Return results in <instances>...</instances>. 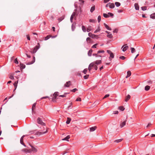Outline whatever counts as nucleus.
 Listing matches in <instances>:
<instances>
[{
	"mask_svg": "<svg viewBox=\"0 0 155 155\" xmlns=\"http://www.w3.org/2000/svg\"><path fill=\"white\" fill-rule=\"evenodd\" d=\"M40 44L39 43H38L37 44V45L35 47L33 51H31V52L33 54L35 53L40 48Z\"/></svg>",
	"mask_w": 155,
	"mask_h": 155,
	"instance_id": "nucleus-1",
	"label": "nucleus"
},
{
	"mask_svg": "<svg viewBox=\"0 0 155 155\" xmlns=\"http://www.w3.org/2000/svg\"><path fill=\"white\" fill-rule=\"evenodd\" d=\"M48 129L47 128L46 130L45 131L41 132L39 131H38V132L35 133V135L36 136H39L41 135L44 134H46L47 132H48Z\"/></svg>",
	"mask_w": 155,
	"mask_h": 155,
	"instance_id": "nucleus-2",
	"label": "nucleus"
},
{
	"mask_svg": "<svg viewBox=\"0 0 155 155\" xmlns=\"http://www.w3.org/2000/svg\"><path fill=\"white\" fill-rule=\"evenodd\" d=\"M37 123L40 124H41L42 125L45 126V123L43 122L41 120V119L40 118L38 117L37 119Z\"/></svg>",
	"mask_w": 155,
	"mask_h": 155,
	"instance_id": "nucleus-3",
	"label": "nucleus"
},
{
	"mask_svg": "<svg viewBox=\"0 0 155 155\" xmlns=\"http://www.w3.org/2000/svg\"><path fill=\"white\" fill-rule=\"evenodd\" d=\"M107 52L110 54V57L109 58L111 60V59H110V58H113L114 57V55L113 54V53L110 50H107Z\"/></svg>",
	"mask_w": 155,
	"mask_h": 155,
	"instance_id": "nucleus-4",
	"label": "nucleus"
},
{
	"mask_svg": "<svg viewBox=\"0 0 155 155\" xmlns=\"http://www.w3.org/2000/svg\"><path fill=\"white\" fill-rule=\"evenodd\" d=\"M122 48H123L122 49L123 51L124 52L128 48V46L127 44L125 45L122 46Z\"/></svg>",
	"mask_w": 155,
	"mask_h": 155,
	"instance_id": "nucleus-5",
	"label": "nucleus"
},
{
	"mask_svg": "<svg viewBox=\"0 0 155 155\" xmlns=\"http://www.w3.org/2000/svg\"><path fill=\"white\" fill-rule=\"evenodd\" d=\"M25 136V135H24L23 136L21 137V138L20 140V143L23 145L25 147H26V145H25L24 143L23 142V138Z\"/></svg>",
	"mask_w": 155,
	"mask_h": 155,
	"instance_id": "nucleus-6",
	"label": "nucleus"
},
{
	"mask_svg": "<svg viewBox=\"0 0 155 155\" xmlns=\"http://www.w3.org/2000/svg\"><path fill=\"white\" fill-rule=\"evenodd\" d=\"M31 149H30L31 150V152H33V153H36L37 152L38 150L37 149L34 147L31 146Z\"/></svg>",
	"mask_w": 155,
	"mask_h": 155,
	"instance_id": "nucleus-7",
	"label": "nucleus"
},
{
	"mask_svg": "<svg viewBox=\"0 0 155 155\" xmlns=\"http://www.w3.org/2000/svg\"><path fill=\"white\" fill-rule=\"evenodd\" d=\"M94 62H92L89 64L88 68V70L90 72L92 69V68L94 67Z\"/></svg>",
	"mask_w": 155,
	"mask_h": 155,
	"instance_id": "nucleus-8",
	"label": "nucleus"
},
{
	"mask_svg": "<svg viewBox=\"0 0 155 155\" xmlns=\"http://www.w3.org/2000/svg\"><path fill=\"white\" fill-rule=\"evenodd\" d=\"M71 85L70 81L67 82L64 85V87H69Z\"/></svg>",
	"mask_w": 155,
	"mask_h": 155,
	"instance_id": "nucleus-9",
	"label": "nucleus"
},
{
	"mask_svg": "<svg viewBox=\"0 0 155 155\" xmlns=\"http://www.w3.org/2000/svg\"><path fill=\"white\" fill-rule=\"evenodd\" d=\"M21 151L25 153H31V150H28L27 149H23Z\"/></svg>",
	"mask_w": 155,
	"mask_h": 155,
	"instance_id": "nucleus-10",
	"label": "nucleus"
},
{
	"mask_svg": "<svg viewBox=\"0 0 155 155\" xmlns=\"http://www.w3.org/2000/svg\"><path fill=\"white\" fill-rule=\"evenodd\" d=\"M88 36L90 37H91L92 38H95L96 37V35H94V34H92L91 33V32H90L88 33Z\"/></svg>",
	"mask_w": 155,
	"mask_h": 155,
	"instance_id": "nucleus-11",
	"label": "nucleus"
},
{
	"mask_svg": "<svg viewBox=\"0 0 155 155\" xmlns=\"http://www.w3.org/2000/svg\"><path fill=\"white\" fill-rule=\"evenodd\" d=\"M97 128L96 126L92 127L90 128V130L91 132H92L94 131Z\"/></svg>",
	"mask_w": 155,
	"mask_h": 155,
	"instance_id": "nucleus-12",
	"label": "nucleus"
},
{
	"mask_svg": "<svg viewBox=\"0 0 155 155\" xmlns=\"http://www.w3.org/2000/svg\"><path fill=\"white\" fill-rule=\"evenodd\" d=\"M35 57H34L33 58V60H32L31 62H28L27 63H26V64L27 65H30V64H33L35 62Z\"/></svg>",
	"mask_w": 155,
	"mask_h": 155,
	"instance_id": "nucleus-13",
	"label": "nucleus"
},
{
	"mask_svg": "<svg viewBox=\"0 0 155 155\" xmlns=\"http://www.w3.org/2000/svg\"><path fill=\"white\" fill-rule=\"evenodd\" d=\"M93 62L94 63V64H96L97 65L101 63V60H97Z\"/></svg>",
	"mask_w": 155,
	"mask_h": 155,
	"instance_id": "nucleus-14",
	"label": "nucleus"
},
{
	"mask_svg": "<svg viewBox=\"0 0 155 155\" xmlns=\"http://www.w3.org/2000/svg\"><path fill=\"white\" fill-rule=\"evenodd\" d=\"M126 120H125V121H124L122 123H121L120 124V127L121 128L123 127L124 126L125 124L126 123Z\"/></svg>",
	"mask_w": 155,
	"mask_h": 155,
	"instance_id": "nucleus-15",
	"label": "nucleus"
},
{
	"mask_svg": "<svg viewBox=\"0 0 155 155\" xmlns=\"http://www.w3.org/2000/svg\"><path fill=\"white\" fill-rule=\"evenodd\" d=\"M70 138V136L69 135H68L65 137L62 140H66L68 141H69L68 139Z\"/></svg>",
	"mask_w": 155,
	"mask_h": 155,
	"instance_id": "nucleus-16",
	"label": "nucleus"
},
{
	"mask_svg": "<svg viewBox=\"0 0 155 155\" xmlns=\"http://www.w3.org/2000/svg\"><path fill=\"white\" fill-rule=\"evenodd\" d=\"M36 103H34L32 106V112H33L34 111V110L35 109V106H36Z\"/></svg>",
	"mask_w": 155,
	"mask_h": 155,
	"instance_id": "nucleus-17",
	"label": "nucleus"
},
{
	"mask_svg": "<svg viewBox=\"0 0 155 155\" xmlns=\"http://www.w3.org/2000/svg\"><path fill=\"white\" fill-rule=\"evenodd\" d=\"M18 81H16L14 82V83L13 84L14 86L15 87L14 91L15 90H16V88L17 86V84L18 83Z\"/></svg>",
	"mask_w": 155,
	"mask_h": 155,
	"instance_id": "nucleus-18",
	"label": "nucleus"
},
{
	"mask_svg": "<svg viewBox=\"0 0 155 155\" xmlns=\"http://www.w3.org/2000/svg\"><path fill=\"white\" fill-rule=\"evenodd\" d=\"M130 96L129 94H128L126 97L125 98V101L127 102L128 100L130 99Z\"/></svg>",
	"mask_w": 155,
	"mask_h": 155,
	"instance_id": "nucleus-19",
	"label": "nucleus"
},
{
	"mask_svg": "<svg viewBox=\"0 0 155 155\" xmlns=\"http://www.w3.org/2000/svg\"><path fill=\"white\" fill-rule=\"evenodd\" d=\"M127 76L126 77V78H128V77H129L131 75V71H128L127 72Z\"/></svg>",
	"mask_w": 155,
	"mask_h": 155,
	"instance_id": "nucleus-20",
	"label": "nucleus"
},
{
	"mask_svg": "<svg viewBox=\"0 0 155 155\" xmlns=\"http://www.w3.org/2000/svg\"><path fill=\"white\" fill-rule=\"evenodd\" d=\"M104 25L105 27L108 30H111V28H110L108 25L106 24L105 23L104 24Z\"/></svg>",
	"mask_w": 155,
	"mask_h": 155,
	"instance_id": "nucleus-21",
	"label": "nucleus"
},
{
	"mask_svg": "<svg viewBox=\"0 0 155 155\" xmlns=\"http://www.w3.org/2000/svg\"><path fill=\"white\" fill-rule=\"evenodd\" d=\"M134 7L135 9L138 10L139 9V6L138 4L135 3L134 4Z\"/></svg>",
	"mask_w": 155,
	"mask_h": 155,
	"instance_id": "nucleus-22",
	"label": "nucleus"
},
{
	"mask_svg": "<svg viewBox=\"0 0 155 155\" xmlns=\"http://www.w3.org/2000/svg\"><path fill=\"white\" fill-rule=\"evenodd\" d=\"M109 4H110V5H109L110 8H113L115 7V5L114 3H109Z\"/></svg>",
	"mask_w": 155,
	"mask_h": 155,
	"instance_id": "nucleus-23",
	"label": "nucleus"
},
{
	"mask_svg": "<svg viewBox=\"0 0 155 155\" xmlns=\"http://www.w3.org/2000/svg\"><path fill=\"white\" fill-rule=\"evenodd\" d=\"M92 51H93L92 49H90L89 50L88 52V55L89 56H91Z\"/></svg>",
	"mask_w": 155,
	"mask_h": 155,
	"instance_id": "nucleus-24",
	"label": "nucleus"
},
{
	"mask_svg": "<svg viewBox=\"0 0 155 155\" xmlns=\"http://www.w3.org/2000/svg\"><path fill=\"white\" fill-rule=\"evenodd\" d=\"M92 30V27L89 26L87 28V32H89Z\"/></svg>",
	"mask_w": 155,
	"mask_h": 155,
	"instance_id": "nucleus-25",
	"label": "nucleus"
},
{
	"mask_svg": "<svg viewBox=\"0 0 155 155\" xmlns=\"http://www.w3.org/2000/svg\"><path fill=\"white\" fill-rule=\"evenodd\" d=\"M150 18L152 19H155V13H154L151 14L150 15Z\"/></svg>",
	"mask_w": 155,
	"mask_h": 155,
	"instance_id": "nucleus-26",
	"label": "nucleus"
},
{
	"mask_svg": "<svg viewBox=\"0 0 155 155\" xmlns=\"http://www.w3.org/2000/svg\"><path fill=\"white\" fill-rule=\"evenodd\" d=\"M95 9V6L94 5L91 8L90 11L91 12H92Z\"/></svg>",
	"mask_w": 155,
	"mask_h": 155,
	"instance_id": "nucleus-27",
	"label": "nucleus"
},
{
	"mask_svg": "<svg viewBox=\"0 0 155 155\" xmlns=\"http://www.w3.org/2000/svg\"><path fill=\"white\" fill-rule=\"evenodd\" d=\"M20 67H21V68L22 69H24L25 67V65L23 64H22V63H21L20 64Z\"/></svg>",
	"mask_w": 155,
	"mask_h": 155,
	"instance_id": "nucleus-28",
	"label": "nucleus"
},
{
	"mask_svg": "<svg viewBox=\"0 0 155 155\" xmlns=\"http://www.w3.org/2000/svg\"><path fill=\"white\" fill-rule=\"evenodd\" d=\"M71 119L69 117L67 118V120L66 122V123L67 124H68L70 123V121H71Z\"/></svg>",
	"mask_w": 155,
	"mask_h": 155,
	"instance_id": "nucleus-29",
	"label": "nucleus"
},
{
	"mask_svg": "<svg viewBox=\"0 0 155 155\" xmlns=\"http://www.w3.org/2000/svg\"><path fill=\"white\" fill-rule=\"evenodd\" d=\"M107 36L110 38H111L113 37V36L112 34L110 32L107 34Z\"/></svg>",
	"mask_w": 155,
	"mask_h": 155,
	"instance_id": "nucleus-30",
	"label": "nucleus"
},
{
	"mask_svg": "<svg viewBox=\"0 0 155 155\" xmlns=\"http://www.w3.org/2000/svg\"><path fill=\"white\" fill-rule=\"evenodd\" d=\"M58 93L57 92H55L54 93L53 95L55 99H56V97L58 96Z\"/></svg>",
	"mask_w": 155,
	"mask_h": 155,
	"instance_id": "nucleus-31",
	"label": "nucleus"
},
{
	"mask_svg": "<svg viewBox=\"0 0 155 155\" xmlns=\"http://www.w3.org/2000/svg\"><path fill=\"white\" fill-rule=\"evenodd\" d=\"M150 89V86L148 85L146 86L145 87V90L146 91H148Z\"/></svg>",
	"mask_w": 155,
	"mask_h": 155,
	"instance_id": "nucleus-32",
	"label": "nucleus"
},
{
	"mask_svg": "<svg viewBox=\"0 0 155 155\" xmlns=\"http://www.w3.org/2000/svg\"><path fill=\"white\" fill-rule=\"evenodd\" d=\"M51 35H47L46 37H45L44 39L45 40H47L51 37Z\"/></svg>",
	"mask_w": 155,
	"mask_h": 155,
	"instance_id": "nucleus-33",
	"label": "nucleus"
},
{
	"mask_svg": "<svg viewBox=\"0 0 155 155\" xmlns=\"http://www.w3.org/2000/svg\"><path fill=\"white\" fill-rule=\"evenodd\" d=\"M123 139H119L116 140L114 141V142L117 143H119Z\"/></svg>",
	"mask_w": 155,
	"mask_h": 155,
	"instance_id": "nucleus-34",
	"label": "nucleus"
},
{
	"mask_svg": "<svg viewBox=\"0 0 155 155\" xmlns=\"http://www.w3.org/2000/svg\"><path fill=\"white\" fill-rule=\"evenodd\" d=\"M82 30L84 32H85L86 31V29L85 27L84 26L82 25Z\"/></svg>",
	"mask_w": 155,
	"mask_h": 155,
	"instance_id": "nucleus-35",
	"label": "nucleus"
},
{
	"mask_svg": "<svg viewBox=\"0 0 155 155\" xmlns=\"http://www.w3.org/2000/svg\"><path fill=\"white\" fill-rule=\"evenodd\" d=\"M119 109L122 111L124 110L125 109V108L122 106H120L119 107Z\"/></svg>",
	"mask_w": 155,
	"mask_h": 155,
	"instance_id": "nucleus-36",
	"label": "nucleus"
},
{
	"mask_svg": "<svg viewBox=\"0 0 155 155\" xmlns=\"http://www.w3.org/2000/svg\"><path fill=\"white\" fill-rule=\"evenodd\" d=\"M107 14L108 15V17H109L110 16L113 17V16L114 15L113 14V13H110V12H108V13Z\"/></svg>",
	"mask_w": 155,
	"mask_h": 155,
	"instance_id": "nucleus-37",
	"label": "nucleus"
},
{
	"mask_svg": "<svg viewBox=\"0 0 155 155\" xmlns=\"http://www.w3.org/2000/svg\"><path fill=\"white\" fill-rule=\"evenodd\" d=\"M131 52L132 53H133L135 52V48H131Z\"/></svg>",
	"mask_w": 155,
	"mask_h": 155,
	"instance_id": "nucleus-38",
	"label": "nucleus"
},
{
	"mask_svg": "<svg viewBox=\"0 0 155 155\" xmlns=\"http://www.w3.org/2000/svg\"><path fill=\"white\" fill-rule=\"evenodd\" d=\"M115 5L117 7H119L120 6V2H116L115 3Z\"/></svg>",
	"mask_w": 155,
	"mask_h": 155,
	"instance_id": "nucleus-39",
	"label": "nucleus"
},
{
	"mask_svg": "<svg viewBox=\"0 0 155 155\" xmlns=\"http://www.w3.org/2000/svg\"><path fill=\"white\" fill-rule=\"evenodd\" d=\"M100 30V26H98L97 28L94 31V33H96L98 31H99Z\"/></svg>",
	"mask_w": 155,
	"mask_h": 155,
	"instance_id": "nucleus-40",
	"label": "nucleus"
},
{
	"mask_svg": "<svg viewBox=\"0 0 155 155\" xmlns=\"http://www.w3.org/2000/svg\"><path fill=\"white\" fill-rule=\"evenodd\" d=\"M86 41H87L88 42V43H90L91 41V39L90 38L88 37L87 38Z\"/></svg>",
	"mask_w": 155,
	"mask_h": 155,
	"instance_id": "nucleus-41",
	"label": "nucleus"
},
{
	"mask_svg": "<svg viewBox=\"0 0 155 155\" xmlns=\"http://www.w3.org/2000/svg\"><path fill=\"white\" fill-rule=\"evenodd\" d=\"M141 9L143 11H145L147 10V7L146 6H143L141 7Z\"/></svg>",
	"mask_w": 155,
	"mask_h": 155,
	"instance_id": "nucleus-42",
	"label": "nucleus"
},
{
	"mask_svg": "<svg viewBox=\"0 0 155 155\" xmlns=\"http://www.w3.org/2000/svg\"><path fill=\"white\" fill-rule=\"evenodd\" d=\"M105 51L104 50H99L97 51V53L99 54L100 53H104Z\"/></svg>",
	"mask_w": 155,
	"mask_h": 155,
	"instance_id": "nucleus-43",
	"label": "nucleus"
},
{
	"mask_svg": "<svg viewBox=\"0 0 155 155\" xmlns=\"http://www.w3.org/2000/svg\"><path fill=\"white\" fill-rule=\"evenodd\" d=\"M87 68H85L84 69V70L83 71V72L84 74H86L87 72Z\"/></svg>",
	"mask_w": 155,
	"mask_h": 155,
	"instance_id": "nucleus-44",
	"label": "nucleus"
},
{
	"mask_svg": "<svg viewBox=\"0 0 155 155\" xmlns=\"http://www.w3.org/2000/svg\"><path fill=\"white\" fill-rule=\"evenodd\" d=\"M64 19V17H62L60 18H58V20L59 21V22L62 21Z\"/></svg>",
	"mask_w": 155,
	"mask_h": 155,
	"instance_id": "nucleus-45",
	"label": "nucleus"
},
{
	"mask_svg": "<svg viewBox=\"0 0 155 155\" xmlns=\"http://www.w3.org/2000/svg\"><path fill=\"white\" fill-rule=\"evenodd\" d=\"M89 76V75L87 74L84 76V79H86L88 78Z\"/></svg>",
	"mask_w": 155,
	"mask_h": 155,
	"instance_id": "nucleus-46",
	"label": "nucleus"
},
{
	"mask_svg": "<svg viewBox=\"0 0 155 155\" xmlns=\"http://www.w3.org/2000/svg\"><path fill=\"white\" fill-rule=\"evenodd\" d=\"M103 15L104 17V18H108V15L106 13H104Z\"/></svg>",
	"mask_w": 155,
	"mask_h": 155,
	"instance_id": "nucleus-47",
	"label": "nucleus"
},
{
	"mask_svg": "<svg viewBox=\"0 0 155 155\" xmlns=\"http://www.w3.org/2000/svg\"><path fill=\"white\" fill-rule=\"evenodd\" d=\"M98 21V22H100L101 20V16L100 15H99L98 17L97 18Z\"/></svg>",
	"mask_w": 155,
	"mask_h": 155,
	"instance_id": "nucleus-48",
	"label": "nucleus"
},
{
	"mask_svg": "<svg viewBox=\"0 0 155 155\" xmlns=\"http://www.w3.org/2000/svg\"><path fill=\"white\" fill-rule=\"evenodd\" d=\"M78 91V89L77 88H75L72 90H71V91L73 92H75V91Z\"/></svg>",
	"mask_w": 155,
	"mask_h": 155,
	"instance_id": "nucleus-49",
	"label": "nucleus"
},
{
	"mask_svg": "<svg viewBox=\"0 0 155 155\" xmlns=\"http://www.w3.org/2000/svg\"><path fill=\"white\" fill-rule=\"evenodd\" d=\"M122 60H124L125 59V57L123 56H120V57H119Z\"/></svg>",
	"mask_w": 155,
	"mask_h": 155,
	"instance_id": "nucleus-50",
	"label": "nucleus"
},
{
	"mask_svg": "<svg viewBox=\"0 0 155 155\" xmlns=\"http://www.w3.org/2000/svg\"><path fill=\"white\" fill-rule=\"evenodd\" d=\"M9 78L11 80H13L14 79V76L12 75H10L9 76Z\"/></svg>",
	"mask_w": 155,
	"mask_h": 155,
	"instance_id": "nucleus-51",
	"label": "nucleus"
},
{
	"mask_svg": "<svg viewBox=\"0 0 155 155\" xmlns=\"http://www.w3.org/2000/svg\"><path fill=\"white\" fill-rule=\"evenodd\" d=\"M93 56H96V57H101V56H100V55H98L97 54H93Z\"/></svg>",
	"mask_w": 155,
	"mask_h": 155,
	"instance_id": "nucleus-52",
	"label": "nucleus"
},
{
	"mask_svg": "<svg viewBox=\"0 0 155 155\" xmlns=\"http://www.w3.org/2000/svg\"><path fill=\"white\" fill-rule=\"evenodd\" d=\"M76 101H81V98L80 97H78L77 98V99H76Z\"/></svg>",
	"mask_w": 155,
	"mask_h": 155,
	"instance_id": "nucleus-53",
	"label": "nucleus"
},
{
	"mask_svg": "<svg viewBox=\"0 0 155 155\" xmlns=\"http://www.w3.org/2000/svg\"><path fill=\"white\" fill-rule=\"evenodd\" d=\"M74 17L72 16H71V18H70V21L71 23L73 22V20L74 18Z\"/></svg>",
	"mask_w": 155,
	"mask_h": 155,
	"instance_id": "nucleus-54",
	"label": "nucleus"
},
{
	"mask_svg": "<svg viewBox=\"0 0 155 155\" xmlns=\"http://www.w3.org/2000/svg\"><path fill=\"white\" fill-rule=\"evenodd\" d=\"M97 44H96L94 45H93L92 48H96V46L97 45Z\"/></svg>",
	"mask_w": 155,
	"mask_h": 155,
	"instance_id": "nucleus-55",
	"label": "nucleus"
},
{
	"mask_svg": "<svg viewBox=\"0 0 155 155\" xmlns=\"http://www.w3.org/2000/svg\"><path fill=\"white\" fill-rule=\"evenodd\" d=\"M14 62L16 64H18V61L17 60V58H16L14 61Z\"/></svg>",
	"mask_w": 155,
	"mask_h": 155,
	"instance_id": "nucleus-56",
	"label": "nucleus"
},
{
	"mask_svg": "<svg viewBox=\"0 0 155 155\" xmlns=\"http://www.w3.org/2000/svg\"><path fill=\"white\" fill-rule=\"evenodd\" d=\"M109 94H106V95H105V96L103 97V99H104L107 97H109Z\"/></svg>",
	"mask_w": 155,
	"mask_h": 155,
	"instance_id": "nucleus-57",
	"label": "nucleus"
},
{
	"mask_svg": "<svg viewBox=\"0 0 155 155\" xmlns=\"http://www.w3.org/2000/svg\"><path fill=\"white\" fill-rule=\"evenodd\" d=\"M49 98V97H48V96H46L45 97H41V99H46V98Z\"/></svg>",
	"mask_w": 155,
	"mask_h": 155,
	"instance_id": "nucleus-58",
	"label": "nucleus"
},
{
	"mask_svg": "<svg viewBox=\"0 0 155 155\" xmlns=\"http://www.w3.org/2000/svg\"><path fill=\"white\" fill-rule=\"evenodd\" d=\"M118 113V111H115L113 112V114H117Z\"/></svg>",
	"mask_w": 155,
	"mask_h": 155,
	"instance_id": "nucleus-59",
	"label": "nucleus"
},
{
	"mask_svg": "<svg viewBox=\"0 0 155 155\" xmlns=\"http://www.w3.org/2000/svg\"><path fill=\"white\" fill-rule=\"evenodd\" d=\"M110 1V0H104V3H107L108 2H109Z\"/></svg>",
	"mask_w": 155,
	"mask_h": 155,
	"instance_id": "nucleus-60",
	"label": "nucleus"
},
{
	"mask_svg": "<svg viewBox=\"0 0 155 155\" xmlns=\"http://www.w3.org/2000/svg\"><path fill=\"white\" fill-rule=\"evenodd\" d=\"M94 69L95 70H97V66L95 65H94Z\"/></svg>",
	"mask_w": 155,
	"mask_h": 155,
	"instance_id": "nucleus-61",
	"label": "nucleus"
},
{
	"mask_svg": "<svg viewBox=\"0 0 155 155\" xmlns=\"http://www.w3.org/2000/svg\"><path fill=\"white\" fill-rule=\"evenodd\" d=\"M75 15H76V13H75V12H73L72 13V15H71V16H73V17H74L75 16Z\"/></svg>",
	"mask_w": 155,
	"mask_h": 155,
	"instance_id": "nucleus-62",
	"label": "nucleus"
},
{
	"mask_svg": "<svg viewBox=\"0 0 155 155\" xmlns=\"http://www.w3.org/2000/svg\"><path fill=\"white\" fill-rule=\"evenodd\" d=\"M27 38L28 40H30V38L28 35H27Z\"/></svg>",
	"mask_w": 155,
	"mask_h": 155,
	"instance_id": "nucleus-63",
	"label": "nucleus"
},
{
	"mask_svg": "<svg viewBox=\"0 0 155 155\" xmlns=\"http://www.w3.org/2000/svg\"><path fill=\"white\" fill-rule=\"evenodd\" d=\"M50 19H51V20H53L54 19V17L53 16H51L50 18Z\"/></svg>",
	"mask_w": 155,
	"mask_h": 155,
	"instance_id": "nucleus-64",
	"label": "nucleus"
}]
</instances>
